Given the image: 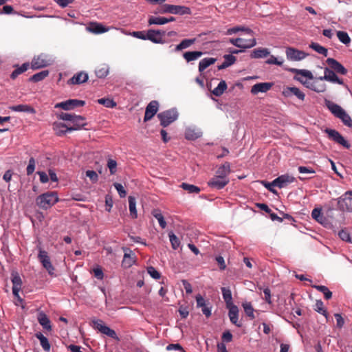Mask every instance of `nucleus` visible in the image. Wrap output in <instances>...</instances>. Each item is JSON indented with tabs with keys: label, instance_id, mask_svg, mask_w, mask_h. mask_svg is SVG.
Listing matches in <instances>:
<instances>
[{
	"label": "nucleus",
	"instance_id": "nucleus-1",
	"mask_svg": "<svg viewBox=\"0 0 352 352\" xmlns=\"http://www.w3.org/2000/svg\"><path fill=\"white\" fill-rule=\"evenodd\" d=\"M326 107L328 109L338 118L340 119L346 126H352V120L346 111L338 104L329 100L324 101Z\"/></svg>",
	"mask_w": 352,
	"mask_h": 352
},
{
	"label": "nucleus",
	"instance_id": "nucleus-2",
	"mask_svg": "<svg viewBox=\"0 0 352 352\" xmlns=\"http://www.w3.org/2000/svg\"><path fill=\"white\" fill-rule=\"evenodd\" d=\"M166 14L185 15L190 14V8L184 6L163 4L155 9V14Z\"/></svg>",
	"mask_w": 352,
	"mask_h": 352
},
{
	"label": "nucleus",
	"instance_id": "nucleus-3",
	"mask_svg": "<svg viewBox=\"0 0 352 352\" xmlns=\"http://www.w3.org/2000/svg\"><path fill=\"white\" fill-rule=\"evenodd\" d=\"M58 201L57 192H47L36 198V204L42 208H48Z\"/></svg>",
	"mask_w": 352,
	"mask_h": 352
},
{
	"label": "nucleus",
	"instance_id": "nucleus-4",
	"mask_svg": "<svg viewBox=\"0 0 352 352\" xmlns=\"http://www.w3.org/2000/svg\"><path fill=\"white\" fill-rule=\"evenodd\" d=\"M160 124L166 127L178 118V113L175 109H171L157 114Z\"/></svg>",
	"mask_w": 352,
	"mask_h": 352
},
{
	"label": "nucleus",
	"instance_id": "nucleus-5",
	"mask_svg": "<svg viewBox=\"0 0 352 352\" xmlns=\"http://www.w3.org/2000/svg\"><path fill=\"white\" fill-rule=\"evenodd\" d=\"M338 207L342 211L352 212V190L346 192L338 199Z\"/></svg>",
	"mask_w": 352,
	"mask_h": 352
},
{
	"label": "nucleus",
	"instance_id": "nucleus-6",
	"mask_svg": "<svg viewBox=\"0 0 352 352\" xmlns=\"http://www.w3.org/2000/svg\"><path fill=\"white\" fill-rule=\"evenodd\" d=\"M38 258L39 261L41 263L43 267L47 271L50 275H54V267L51 263L50 258L48 256L47 252L45 250H42L40 247L38 248Z\"/></svg>",
	"mask_w": 352,
	"mask_h": 352
},
{
	"label": "nucleus",
	"instance_id": "nucleus-7",
	"mask_svg": "<svg viewBox=\"0 0 352 352\" xmlns=\"http://www.w3.org/2000/svg\"><path fill=\"white\" fill-rule=\"evenodd\" d=\"M324 133L328 135V138L331 140L342 145L346 148H350L351 144L348 142V141H346L344 139V138L338 131L327 128L324 130Z\"/></svg>",
	"mask_w": 352,
	"mask_h": 352
},
{
	"label": "nucleus",
	"instance_id": "nucleus-8",
	"mask_svg": "<svg viewBox=\"0 0 352 352\" xmlns=\"http://www.w3.org/2000/svg\"><path fill=\"white\" fill-rule=\"evenodd\" d=\"M94 328L100 331L102 333L108 336L113 339H118L116 333L114 330L110 329L109 327L104 325L101 320H94L92 321Z\"/></svg>",
	"mask_w": 352,
	"mask_h": 352
},
{
	"label": "nucleus",
	"instance_id": "nucleus-9",
	"mask_svg": "<svg viewBox=\"0 0 352 352\" xmlns=\"http://www.w3.org/2000/svg\"><path fill=\"white\" fill-rule=\"evenodd\" d=\"M85 104V101L78 99H69L55 104V108H61L64 110L68 111L74 109L78 107H83Z\"/></svg>",
	"mask_w": 352,
	"mask_h": 352
},
{
	"label": "nucleus",
	"instance_id": "nucleus-10",
	"mask_svg": "<svg viewBox=\"0 0 352 352\" xmlns=\"http://www.w3.org/2000/svg\"><path fill=\"white\" fill-rule=\"evenodd\" d=\"M288 71L291 72L292 73L296 74V75L294 77V79L300 82L302 85H310L311 83L305 80H302V77H299L297 75H301L303 77H306L310 80H312L314 78V76L312 73L307 69H299L296 68H290L288 69Z\"/></svg>",
	"mask_w": 352,
	"mask_h": 352
},
{
	"label": "nucleus",
	"instance_id": "nucleus-11",
	"mask_svg": "<svg viewBox=\"0 0 352 352\" xmlns=\"http://www.w3.org/2000/svg\"><path fill=\"white\" fill-rule=\"evenodd\" d=\"M230 43L234 46L242 49L251 48L256 45L255 38L249 40L242 38H230Z\"/></svg>",
	"mask_w": 352,
	"mask_h": 352
},
{
	"label": "nucleus",
	"instance_id": "nucleus-12",
	"mask_svg": "<svg viewBox=\"0 0 352 352\" xmlns=\"http://www.w3.org/2000/svg\"><path fill=\"white\" fill-rule=\"evenodd\" d=\"M286 56L287 58L289 60L298 61L304 59L307 56V54L294 47H287L286 49Z\"/></svg>",
	"mask_w": 352,
	"mask_h": 352
},
{
	"label": "nucleus",
	"instance_id": "nucleus-13",
	"mask_svg": "<svg viewBox=\"0 0 352 352\" xmlns=\"http://www.w3.org/2000/svg\"><path fill=\"white\" fill-rule=\"evenodd\" d=\"M318 79L321 80H327L331 82L338 83L339 85L344 84L343 80L338 77L336 72L328 67L324 68V76H320L318 78Z\"/></svg>",
	"mask_w": 352,
	"mask_h": 352
},
{
	"label": "nucleus",
	"instance_id": "nucleus-14",
	"mask_svg": "<svg viewBox=\"0 0 352 352\" xmlns=\"http://www.w3.org/2000/svg\"><path fill=\"white\" fill-rule=\"evenodd\" d=\"M197 307L201 308L202 313L206 317L209 318L211 316V307L210 302L206 301L200 294L196 296Z\"/></svg>",
	"mask_w": 352,
	"mask_h": 352
},
{
	"label": "nucleus",
	"instance_id": "nucleus-15",
	"mask_svg": "<svg viewBox=\"0 0 352 352\" xmlns=\"http://www.w3.org/2000/svg\"><path fill=\"white\" fill-rule=\"evenodd\" d=\"M326 63L331 67V69L336 73L345 75L347 74V69L338 60L333 58H328Z\"/></svg>",
	"mask_w": 352,
	"mask_h": 352
},
{
	"label": "nucleus",
	"instance_id": "nucleus-16",
	"mask_svg": "<svg viewBox=\"0 0 352 352\" xmlns=\"http://www.w3.org/2000/svg\"><path fill=\"white\" fill-rule=\"evenodd\" d=\"M282 94L286 98H289L294 95L302 101H303L305 98V94L302 91H301L298 88L295 87H287L286 88L283 89Z\"/></svg>",
	"mask_w": 352,
	"mask_h": 352
},
{
	"label": "nucleus",
	"instance_id": "nucleus-17",
	"mask_svg": "<svg viewBox=\"0 0 352 352\" xmlns=\"http://www.w3.org/2000/svg\"><path fill=\"white\" fill-rule=\"evenodd\" d=\"M295 178L288 175H283L272 181V184L280 188L286 187L289 184L292 183Z\"/></svg>",
	"mask_w": 352,
	"mask_h": 352
},
{
	"label": "nucleus",
	"instance_id": "nucleus-18",
	"mask_svg": "<svg viewBox=\"0 0 352 352\" xmlns=\"http://www.w3.org/2000/svg\"><path fill=\"white\" fill-rule=\"evenodd\" d=\"M50 65L49 61L45 58L43 54L34 57L31 62V67L33 69H38L43 67H47Z\"/></svg>",
	"mask_w": 352,
	"mask_h": 352
},
{
	"label": "nucleus",
	"instance_id": "nucleus-19",
	"mask_svg": "<svg viewBox=\"0 0 352 352\" xmlns=\"http://www.w3.org/2000/svg\"><path fill=\"white\" fill-rule=\"evenodd\" d=\"M85 121V117L82 116H77L75 114L71 122L73 124V125L69 126L67 130H69V131H72L81 129L87 124V123Z\"/></svg>",
	"mask_w": 352,
	"mask_h": 352
},
{
	"label": "nucleus",
	"instance_id": "nucleus-20",
	"mask_svg": "<svg viewBox=\"0 0 352 352\" xmlns=\"http://www.w3.org/2000/svg\"><path fill=\"white\" fill-rule=\"evenodd\" d=\"M88 74L85 72H80L73 76L67 81L68 85H80L87 81Z\"/></svg>",
	"mask_w": 352,
	"mask_h": 352
},
{
	"label": "nucleus",
	"instance_id": "nucleus-21",
	"mask_svg": "<svg viewBox=\"0 0 352 352\" xmlns=\"http://www.w3.org/2000/svg\"><path fill=\"white\" fill-rule=\"evenodd\" d=\"M229 309L228 316L230 322L238 327H242V323L239 320V309L236 305L227 307Z\"/></svg>",
	"mask_w": 352,
	"mask_h": 352
},
{
	"label": "nucleus",
	"instance_id": "nucleus-22",
	"mask_svg": "<svg viewBox=\"0 0 352 352\" xmlns=\"http://www.w3.org/2000/svg\"><path fill=\"white\" fill-rule=\"evenodd\" d=\"M230 164L228 162H226L223 164H222L217 168L215 176L219 177L220 179L230 180L228 176L230 173Z\"/></svg>",
	"mask_w": 352,
	"mask_h": 352
},
{
	"label": "nucleus",
	"instance_id": "nucleus-23",
	"mask_svg": "<svg viewBox=\"0 0 352 352\" xmlns=\"http://www.w3.org/2000/svg\"><path fill=\"white\" fill-rule=\"evenodd\" d=\"M229 182L230 180L220 179L219 177L214 175L208 181V185L211 188L220 190L223 188Z\"/></svg>",
	"mask_w": 352,
	"mask_h": 352
},
{
	"label": "nucleus",
	"instance_id": "nucleus-24",
	"mask_svg": "<svg viewBox=\"0 0 352 352\" xmlns=\"http://www.w3.org/2000/svg\"><path fill=\"white\" fill-rule=\"evenodd\" d=\"M272 82H259L253 85L251 88V93L252 94H257L258 93H265L269 91L273 86Z\"/></svg>",
	"mask_w": 352,
	"mask_h": 352
},
{
	"label": "nucleus",
	"instance_id": "nucleus-25",
	"mask_svg": "<svg viewBox=\"0 0 352 352\" xmlns=\"http://www.w3.org/2000/svg\"><path fill=\"white\" fill-rule=\"evenodd\" d=\"M131 34L135 38L143 40L148 39L154 43V30L153 29H150L147 31L133 32Z\"/></svg>",
	"mask_w": 352,
	"mask_h": 352
},
{
	"label": "nucleus",
	"instance_id": "nucleus-26",
	"mask_svg": "<svg viewBox=\"0 0 352 352\" xmlns=\"http://www.w3.org/2000/svg\"><path fill=\"white\" fill-rule=\"evenodd\" d=\"M37 320L39 324L43 327V328L48 331H52V325L51 322L47 317V316L43 312L41 311L38 314Z\"/></svg>",
	"mask_w": 352,
	"mask_h": 352
},
{
	"label": "nucleus",
	"instance_id": "nucleus-27",
	"mask_svg": "<svg viewBox=\"0 0 352 352\" xmlns=\"http://www.w3.org/2000/svg\"><path fill=\"white\" fill-rule=\"evenodd\" d=\"M12 294L13 295H17V292H19L21 289L22 280L18 273L12 274Z\"/></svg>",
	"mask_w": 352,
	"mask_h": 352
},
{
	"label": "nucleus",
	"instance_id": "nucleus-28",
	"mask_svg": "<svg viewBox=\"0 0 352 352\" xmlns=\"http://www.w3.org/2000/svg\"><path fill=\"white\" fill-rule=\"evenodd\" d=\"M87 29L94 34H101L108 30V28H105L102 24L96 22L90 23Z\"/></svg>",
	"mask_w": 352,
	"mask_h": 352
},
{
	"label": "nucleus",
	"instance_id": "nucleus-29",
	"mask_svg": "<svg viewBox=\"0 0 352 352\" xmlns=\"http://www.w3.org/2000/svg\"><path fill=\"white\" fill-rule=\"evenodd\" d=\"M9 109L13 111L25 112L32 114L36 113V110L34 108L28 104L13 105L10 106Z\"/></svg>",
	"mask_w": 352,
	"mask_h": 352
},
{
	"label": "nucleus",
	"instance_id": "nucleus-30",
	"mask_svg": "<svg viewBox=\"0 0 352 352\" xmlns=\"http://www.w3.org/2000/svg\"><path fill=\"white\" fill-rule=\"evenodd\" d=\"M135 254L131 251L129 253L125 252L122 262V265L125 268H129L135 263Z\"/></svg>",
	"mask_w": 352,
	"mask_h": 352
},
{
	"label": "nucleus",
	"instance_id": "nucleus-31",
	"mask_svg": "<svg viewBox=\"0 0 352 352\" xmlns=\"http://www.w3.org/2000/svg\"><path fill=\"white\" fill-rule=\"evenodd\" d=\"M270 51L267 48H257L252 51L250 57L252 58H265L270 55Z\"/></svg>",
	"mask_w": 352,
	"mask_h": 352
},
{
	"label": "nucleus",
	"instance_id": "nucleus-32",
	"mask_svg": "<svg viewBox=\"0 0 352 352\" xmlns=\"http://www.w3.org/2000/svg\"><path fill=\"white\" fill-rule=\"evenodd\" d=\"M69 126L62 122H54L53 124V129L56 131V134L58 136L65 135L67 132H69L67 129Z\"/></svg>",
	"mask_w": 352,
	"mask_h": 352
},
{
	"label": "nucleus",
	"instance_id": "nucleus-33",
	"mask_svg": "<svg viewBox=\"0 0 352 352\" xmlns=\"http://www.w3.org/2000/svg\"><path fill=\"white\" fill-rule=\"evenodd\" d=\"M256 207L261 209V210L265 211L266 213L270 214L272 220H282V218L280 217L277 214L274 213L272 211V210L269 208V206L265 204H256Z\"/></svg>",
	"mask_w": 352,
	"mask_h": 352
},
{
	"label": "nucleus",
	"instance_id": "nucleus-34",
	"mask_svg": "<svg viewBox=\"0 0 352 352\" xmlns=\"http://www.w3.org/2000/svg\"><path fill=\"white\" fill-rule=\"evenodd\" d=\"M35 337L39 340L40 344L45 351H50L51 345L48 341V339L43 335L42 333L38 332L35 334Z\"/></svg>",
	"mask_w": 352,
	"mask_h": 352
},
{
	"label": "nucleus",
	"instance_id": "nucleus-35",
	"mask_svg": "<svg viewBox=\"0 0 352 352\" xmlns=\"http://www.w3.org/2000/svg\"><path fill=\"white\" fill-rule=\"evenodd\" d=\"M221 292L226 307H228L234 305L232 302L231 290L227 287H221Z\"/></svg>",
	"mask_w": 352,
	"mask_h": 352
},
{
	"label": "nucleus",
	"instance_id": "nucleus-36",
	"mask_svg": "<svg viewBox=\"0 0 352 352\" xmlns=\"http://www.w3.org/2000/svg\"><path fill=\"white\" fill-rule=\"evenodd\" d=\"M217 61L215 58H205L200 60L199 63V72H203L210 65H213Z\"/></svg>",
	"mask_w": 352,
	"mask_h": 352
},
{
	"label": "nucleus",
	"instance_id": "nucleus-37",
	"mask_svg": "<svg viewBox=\"0 0 352 352\" xmlns=\"http://www.w3.org/2000/svg\"><path fill=\"white\" fill-rule=\"evenodd\" d=\"M202 54L203 52L200 51L186 52L184 53L183 57L187 62H190L197 60L201 57Z\"/></svg>",
	"mask_w": 352,
	"mask_h": 352
},
{
	"label": "nucleus",
	"instance_id": "nucleus-38",
	"mask_svg": "<svg viewBox=\"0 0 352 352\" xmlns=\"http://www.w3.org/2000/svg\"><path fill=\"white\" fill-rule=\"evenodd\" d=\"M167 34L168 36H173L177 35V32L175 31H170L166 33L165 31L155 30V43H164L166 41L162 40L161 36H165Z\"/></svg>",
	"mask_w": 352,
	"mask_h": 352
},
{
	"label": "nucleus",
	"instance_id": "nucleus-39",
	"mask_svg": "<svg viewBox=\"0 0 352 352\" xmlns=\"http://www.w3.org/2000/svg\"><path fill=\"white\" fill-rule=\"evenodd\" d=\"M129 206L130 215L132 219L138 218V213L136 210V201L135 197L132 196L129 197Z\"/></svg>",
	"mask_w": 352,
	"mask_h": 352
},
{
	"label": "nucleus",
	"instance_id": "nucleus-40",
	"mask_svg": "<svg viewBox=\"0 0 352 352\" xmlns=\"http://www.w3.org/2000/svg\"><path fill=\"white\" fill-rule=\"evenodd\" d=\"M48 75H49L48 70H43L38 73H36V74L32 75L29 78V81L33 82H38L41 81L43 79H45Z\"/></svg>",
	"mask_w": 352,
	"mask_h": 352
},
{
	"label": "nucleus",
	"instance_id": "nucleus-41",
	"mask_svg": "<svg viewBox=\"0 0 352 352\" xmlns=\"http://www.w3.org/2000/svg\"><path fill=\"white\" fill-rule=\"evenodd\" d=\"M227 89V84L225 80H221L219 83L217 87H215L212 91V93L215 96L219 97L221 96L223 92Z\"/></svg>",
	"mask_w": 352,
	"mask_h": 352
},
{
	"label": "nucleus",
	"instance_id": "nucleus-42",
	"mask_svg": "<svg viewBox=\"0 0 352 352\" xmlns=\"http://www.w3.org/2000/svg\"><path fill=\"white\" fill-rule=\"evenodd\" d=\"M196 38L184 39L175 47V51H181L184 49L188 48L194 44Z\"/></svg>",
	"mask_w": 352,
	"mask_h": 352
},
{
	"label": "nucleus",
	"instance_id": "nucleus-43",
	"mask_svg": "<svg viewBox=\"0 0 352 352\" xmlns=\"http://www.w3.org/2000/svg\"><path fill=\"white\" fill-rule=\"evenodd\" d=\"M29 66H30V65L28 63H23L21 67H17L16 69H14L12 72V74L10 75V78L13 80L16 79L19 74L27 71Z\"/></svg>",
	"mask_w": 352,
	"mask_h": 352
},
{
	"label": "nucleus",
	"instance_id": "nucleus-44",
	"mask_svg": "<svg viewBox=\"0 0 352 352\" xmlns=\"http://www.w3.org/2000/svg\"><path fill=\"white\" fill-rule=\"evenodd\" d=\"M314 309L318 313L322 314L327 319L328 313L327 309L324 307V303L321 300H316Z\"/></svg>",
	"mask_w": 352,
	"mask_h": 352
},
{
	"label": "nucleus",
	"instance_id": "nucleus-45",
	"mask_svg": "<svg viewBox=\"0 0 352 352\" xmlns=\"http://www.w3.org/2000/svg\"><path fill=\"white\" fill-rule=\"evenodd\" d=\"M309 47L320 54H322L324 56H327V55H328L327 49L325 48L324 47L320 45L318 43L312 42L309 45Z\"/></svg>",
	"mask_w": 352,
	"mask_h": 352
},
{
	"label": "nucleus",
	"instance_id": "nucleus-46",
	"mask_svg": "<svg viewBox=\"0 0 352 352\" xmlns=\"http://www.w3.org/2000/svg\"><path fill=\"white\" fill-rule=\"evenodd\" d=\"M153 116H154V100H152L149 102V104H148V106L146 109L144 121L146 122V121L151 120Z\"/></svg>",
	"mask_w": 352,
	"mask_h": 352
},
{
	"label": "nucleus",
	"instance_id": "nucleus-47",
	"mask_svg": "<svg viewBox=\"0 0 352 352\" xmlns=\"http://www.w3.org/2000/svg\"><path fill=\"white\" fill-rule=\"evenodd\" d=\"M243 309H244V311L245 313V314L250 318V319H254L255 318V316H254V309L251 304V302H243V305H242Z\"/></svg>",
	"mask_w": 352,
	"mask_h": 352
},
{
	"label": "nucleus",
	"instance_id": "nucleus-48",
	"mask_svg": "<svg viewBox=\"0 0 352 352\" xmlns=\"http://www.w3.org/2000/svg\"><path fill=\"white\" fill-rule=\"evenodd\" d=\"M180 186L182 189L189 193L198 194L201 190L198 186L187 183H182Z\"/></svg>",
	"mask_w": 352,
	"mask_h": 352
},
{
	"label": "nucleus",
	"instance_id": "nucleus-49",
	"mask_svg": "<svg viewBox=\"0 0 352 352\" xmlns=\"http://www.w3.org/2000/svg\"><path fill=\"white\" fill-rule=\"evenodd\" d=\"M337 36L339 41L344 45H348L351 43V38L347 32L344 31H338Z\"/></svg>",
	"mask_w": 352,
	"mask_h": 352
},
{
	"label": "nucleus",
	"instance_id": "nucleus-50",
	"mask_svg": "<svg viewBox=\"0 0 352 352\" xmlns=\"http://www.w3.org/2000/svg\"><path fill=\"white\" fill-rule=\"evenodd\" d=\"M314 288H316L318 291L322 292L324 294V297L325 299L329 300L332 297V292L328 289L327 287L324 285H314Z\"/></svg>",
	"mask_w": 352,
	"mask_h": 352
},
{
	"label": "nucleus",
	"instance_id": "nucleus-51",
	"mask_svg": "<svg viewBox=\"0 0 352 352\" xmlns=\"http://www.w3.org/2000/svg\"><path fill=\"white\" fill-rule=\"evenodd\" d=\"M168 236H169V239H170L173 249L177 250L179 247V245H180L179 239L176 236V235L172 231H170L168 233Z\"/></svg>",
	"mask_w": 352,
	"mask_h": 352
},
{
	"label": "nucleus",
	"instance_id": "nucleus-52",
	"mask_svg": "<svg viewBox=\"0 0 352 352\" xmlns=\"http://www.w3.org/2000/svg\"><path fill=\"white\" fill-rule=\"evenodd\" d=\"M98 102L108 108H113L116 106V102L113 100L109 98L98 99Z\"/></svg>",
	"mask_w": 352,
	"mask_h": 352
},
{
	"label": "nucleus",
	"instance_id": "nucleus-53",
	"mask_svg": "<svg viewBox=\"0 0 352 352\" xmlns=\"http://www.w3.org/2000/svg\"><path fill=\"white\" fill-rule=\"evenodd\" d=\"M201 136L200 133L195 132L192 129H187L185 132V138L187 140H195Z\"/></svg>",
	"mask_w": 352,
	"mask_h": 352
},
{
	"label": "nucleus",
	"instance_id": "nucleus-54",
	"mask_svg": "<svg viewBox=\"0 0 352 352\" xmlns=\"http://www.w3.org/2000/svg\"><path fill=\"white\" fill-rule=\"evenodd\" d=\"M239 31H244L246 33L249 34H253V31L248 28H245V27H239V26H236V27H234L232 28H230L228 30V34H233V33H236Z\"/></svg>",
	"mask_w": 352,
	"mask_h": 352
},
{
	"label": "nucleus",
	"instance_id": "nucleus-55",
	"mask_svg": "<svg viewBox=\"0 0 352 352\" xmlns=\"http://www.w3.org/2000/svg\"><path fill=\"white\" fill-rule=\"evenodd\" d=\"M109 74V68L107 66H102L96 70V75L100 78H104Z\"/></svg>",
	"mask_w": 352,
	"mask_h": 352
},
{
	"label": "nucleus",
	"instance_id": "nucleus-56",
	"mask_svg": "<svg viewBox=\"0 0 352 352\" xmlns=\"http://www.w3.org/2000/svg\"><path fill=\"white\" fill-rule=\"evenodd\" d=\"M36 161L34 157H30L29 160L28 165L26 168V172L28 175H31L35 170Z\"/></svg>",
	"mask_w": 352,
	"mask_h": 352
},
{
	"label": "nucleus",
	"instance_id": "nucleus-57",
	"mask_svg": "<svg viewBox=\"0 0 352 352\" xmlns=\"http://www.w3.org/2000/svg\"><path fill=\"white\" fill-rule=\"evenodd\" d=\"M307 87L316 91V92H323L325 91V85H317L315 82L311 83L310 85H307Z\"/></svg>",
	"mask_w": 352,
	"mask_h": 352
},
{
	"label": "nucleus",
	"instance_id": "nucleus-58",
	"mask_svg": "<svg viewBox=\"0 0 352 352\" xmlns=\"http://www.w3.org/2000/svg\"><path fill=\"white\" fill-rule=\"evenodd\" d=\"M107 167L109 169L110 173L114 175L117 170V162L116 160L109 159L107 161Z\"/></svg>",
	"mask_w": 352,
	"mask_h": 352
},
{
	"label": "nucleus",
	"instance_id": "nucleus-59",
	"mask_svg": "<svg viewBox=\"0 0 352 352\" xmlns=\"http://www.w3.org/2000/svg\"><path fill=\"white\" fill-rule=\"evenodd\" d=\"M113 186L118 190L120 197H125L126 195V191L124 190L123 186L120 183H114Z\"/></svg>",
	"mask_w": 352,
	"mask_h": 352
},
{
	"label": "nucleus",
	"instance_id": "nucleus-60",
	"mask_svg": "<svg viewBox=\"0 0 352 352\" xmlns=\"http://www.w3.org/2000/svg\"><path fill=\"white\" fill-rule=\"evenodd\" d=\"M86 176L93 182L96 183L98 180V176L96 171L88 170L86 171Z\"/></svg>",
	"mask_w": 352,
	"mask_h": 352
},
{
	"label": "nucleus",
	"instance_id": "nucleus-61",
	"mask_svg": "<svg viewBox=\"0 0 352 352\" xmlns=\"http://www.w3.org/2000/svg\"><path fill=\"white\" fill-rule=\"evenodd\" d=\"M339 237L344 241L351 243V237L349 232L345 230H342L338 232Z\"/></svg>",
	"mask_w": 352,
	"mask_h": 352
},
{
	"label": "nucleus",
	"instance_id": "nucleus-62",
	"mask_svg": "<svg viewBox=\"0 0 352 352\" xmlns=\"http://www.w3.org/2000/svg\"><path fill=\"white\" fill-rule=\"evenodd\" d=\"M225 60L224 62L228 64V66L232 65L236 61V57L232 54H226L223 56Z\"/></svg>",
	"mask_w": 352,
	"mask_h": 352
},
{
	"label": "nucleus",
	"instance_id": "nucleus-63",
	"mask_svg": "<svg viewBox=\"0 0 352 352\" xmlns=\"http://www.w3.org/2000/svg\"><path fill=\"white\" fill-rule=\"evenodd\" d=\"M265 63L268 65H276L278 66H281L283 65V61L278 60L275 56H271L270 58H268Z\"/></svg>",
	"mask_w": 352,
	"mask_h": 352
},
{
	"label": "nucleus",
	"instance_id": "nucleus-64",
	"mask_svg": "<svg viewBox=\"0 0 352 352\" xmlns=\"http://www.w3.org/2000/svg\"><path fill=\"white\" fill-rule=\"evenodd\" d=\"M263 298L266 301V302H267L268 304H271L272 303V300H271V292H270V289L269 288H265L263 289Z\"/></svg>",
	"mask_w": 352,
	"mask_h": 352
}]
</instances>
